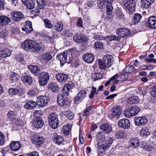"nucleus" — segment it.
<instances>
[{
    "mask_svg": "<svg viewBox=\"0 0 156 156\" xmlns=\"http://www.w3.org/2000/svg\"><path fill=\"white\" fill-rule=\"evenodd\" d=\"M57 101L58 104L59 106L65 108H68L71 103L70 100L65 97L62 94H59L58 95Z\"/></svg>",
    "mask_w": 156,
    "mask_h": 156,
    "instance_id": "7ed1b4c3",
    "label": "nucleus"
},
{
    "mask_svg": "<svg viewBox=\"0 0 156 156\" xmlns=\"http://www.w3.org/2000/svg\"><path fill=\"white\" fill-rule=\"evenodd\" d=\"M44 22L45 26L47 28L52 29L54 27V25L51 23V21L48 19H44Z\"/></svg>",
    "mask_w": 156,
    "mask_h": 156,
    "instance_id": "a18cd8bd",
    "label": "nucleus"
},
{
    "mask_svg": "<svg viewBox=\"0 0 156 156\" xmlns=\"http://www.w3.org/2000/svg\"><path fill=\"white\" fill-rule=\"evenodd\" d=\"M48 122L52 128L56 129L58 126L59 122L57 115L54 113L49 114L48 116Z\"/></svg>",
    "mask_w": 156,
    "mask_h": 156,
    "instance_id": "20e7f679",
    "label": "nucleus"
},
{
    "mask_svg": "<svg viewBox=\"0 0 156 156\" xmlns=\"http://www.w3.org/2000/svg\"><path fill=\"white\" fill-rule=\"evenodd\" d=\"M129 101L130 103L131 104H136L139 101V99L138 97L136 96H132L129 98Z\"/></svg>",
    "mask_w": 156,
    "mask_h": 156,
    "instance_id": "de8ad7c7",
    "label": "nucleus"
},
{
    "mask_svg": "<svg viewBox=\"0 0 156 156\" xmlns=\"http://www.w3.org/2000/svg\"><path fill=\"white\" fill-rule=\"evenodd\" d=\"M151 95L155 98H156V85L152 87L151 90L150 91Z\"/></svg>",
    "mask_w": 156,
    "mask_h": 156,
    "instance_id": "4d7b16f0",
    "label": "nucleus"
},
{
    "mask_svg": "<svg viewBox=\"0 0 156 156\" xmlns=\"http://www.w3.org/2000/svg\"><path fill=\"white\" fill-rule=\"evenodd\" d=\"M112 113L111 115L113 118H118L122 112V109L119 106H116L112 109Z\"/></svg>",
    "mask_w": 156,
    "mask_h": 156,
    "instance_id": "5701e85b",
    "label": "nucleus"
},
{
    "mask_svg": "<svg viewBox=\"0 0 156 156\" xmlns=\"http://www.w3.org/2000/svg\"><path fill=\"white\" fill-rule=\"evenodd\" d=\"M116 33L120 37H127L130 36L131 31L127 28H120L116 30Z\"/></svg>",
    "mask_w": 156,
    "mask_h": 156,
    "instance_id": "1a4fd4ad",
    "label": "nucleus"
},
{
    "mask_svg": "<svg viewBox=\"0 0 156 156\" xmlns=\"http://www.w3.org/2000/svg\"><path fill=\"white\" fill-rule=\"evenodd\" d=\"M34 45L33 48L35 52L40 54L44 51L45 47L43 45L41 44H34Z\"/></svg>",
    "mask_w": 156,
    "mask_h": 156,
    "instance_id": "bb28decb",
    "label": "nucleus"
},
{
    "mask_svg": "<svg viewBox=\"0 0 156 156\" xmlns=\"http://www.w3.org/2000/svg\"><path fill=\"white\" fill-rule=\"evenodd\" d=\"M38 76V80L39 84L42 86L46 85L50 79L49 73L44 71L41 73Z\"/></svg>",
    "mask_w": 156,
    "mask_h": 156,
    "instance_id": "39448f33",
    "label": "nucleus"
},
{
    "mask_svg": "<svg viewBox=\"0 0 156 156\" xmlns=\"http://www.w3.org/2000/svg\"><path fill=\"white\" fill-rule=\"evenodd\" d=\"M6 115L9 119L13 120L15 116V113L13 111H10L8 112Z\"/></svg>",
    "mask_w": 156,
    "mask_h": 156,
    "instance_id": "603ef678",
    "label": "nucleus"
},
{
    "mask_svg": "<svg viewBox=\"0 0 156 156\" xmlns=\"http://www.w3.org/2000/svg\"><path fill=\"white\" fill-rule=\"evenodd\" d=\"M129 144L130 147L133 149L138 148L140 144L139 139L136 137H132L129 140Z\"/></svg>",
    "mask_w": 156,
    "mask_h": 156,
    "instance_id": "6ab92c4d",
    "label": "nucleus"
},
{
    "mask_svg": "<svg viewBox=\"0 0 156 156\" xmlns=\"http://www.w3.org/2000/svg\"><path fill=\"white\" fill-rule=\"evenodd\" d=\"M130 125L129 120L127 119H120L118 122L119 126L124 129H128L130 127Z\"/></svg>",
    "mask_w": 156,
    "mask_h": 156,
    "instance_id": "a211bd4d",
    "label": "nucleus"
},
{
    "mask_svg": "<svg viewBox=\"0 0 156 156\" xmlns=\"http://www.w3.org/2000/svg\"><path fill=\"white\" fill-rule=\"evenodd\" d=\"M112 3H108L107 4L106 9L107 12L111 13L113 9V7L111 4Z\"/></svg>",
    "mask_w": 156,
    "mask_h": 156,
    "instance_id": "680f3d73",
    "label": "nucleus"
},
{
    "mask_svg": "<svg viewBox=\"0 0 156 156\" xmlns=\"http://www.w3.org/2000/svg\"><path fill=\"white\" fill-rule=\"evenodd\" d=\"M93 107L94 106L93 105H91L88 107L83 112L82 115L83 116H86L87 115L88 113L93 108Z\"/></svg>",
    "mask_w": 156,
    "mask_h": 156,
    "instance_id": "3c124183",
    "label": "nucleus"
},
{
    "mask_svg": "<svg viewBox=\"0 0 156 156\" xmlns=\"http://www.w3.org/2000/svg\"><path fill=\"white\" fill-rule=\"evenodd\" d=\"M63 114L64 116L70 120H72L74 118V113L70 110L66 111L63 113Z\"/></svg>",
    "mask_w": 156,
    "mask_h": 156,
    "instance_id": "e433bc0d",
    "label": "nucleus"
},
{
    "mask_svg": "<svg viewBox=\"0 0 156 156\" xmlns=\"http://www.w3.org/2000/svg\"><path fill=\"white\" fill-rule=\"evenodd\" d=\"M8 91L9 94L11 95H17L18 96H21L22 95L20 91L16 88H10Z\"/></svg>",
    "mask_w": 156,
    "mask_h": 156,
    "instance_id": "f704fd0d",
    "label": "nucleus"
},
{
    "mask_svg": "<svg viewBox=\"0 0 156 156\" xmlns=\"http://www.w3.org/2000/svg\"><path fill=\"white\" fill-rule=\"evenodd\" d=\"M86 37L83 34L77 33L73 37V39H86Z\"/></svg>",
    "mask_w": 156,
    "mask_h": 156,
    "instance_id": "8fccbe9b",
    "label": "nucleus"
},
{
    "mask_svg": "<svg viewBox=\"0 0 156 156\" xmlns=\"http://www.w3.org/2000/svg\"><path fill=\"white\" fill-rule=\"evenodd\" d=\"M12 20L15 21H20L24 18L23 14L20 12L14 11L11 14Z\"/></svg>",
    "mask_w": 156,
    "mask_h": 156,
    "instance_id": "dca6fc26",
    "label": "nucleus"
},
{
    "mask_svg": "<svg viewBox=\"0 0 156 156\" xmlns=\"http://www.w3.org/2000/svg\"><path fill=\"white\" fill-rule=\"evenodd\" d=\"M48 87L49 90H51L53 92L56 93L58 91V86L55 83L49 84L48 85Z\"/></svg>",
    "mask_w": 156,
    "mask_h": 156,
    "instance_id": "4c0bfd02",
    "label": "nucleus"
},
{
    "mask_svg": "<svg viewBox=\"0 0 156 156\" xmlns=\"http://www.w3.org/2000/svg\"><path fill=\"white\" fill-rule=\"evenodd\" d=\"M52 138L53 142L58 145L61 144L64 140L63 137L61 135H58L56 133L53 134Z\"/></svg>",
    "mask_w": 156,
    "mask_h": 156,
    "instance_id": "4be33fe9",
    "label": "nucleus"
},
{
    "mask_svg": "<svg viewBox=\"0 0 156 156\" xmlns=\"http://www.w3.org/2000/svg\"><path fill=\"white\" fill-rule=\"evenodd\" d=\"M11 54L10 50L8 48L0 50V60L9 56Z\"/></svg>",
    "mask_w": 156,
    "mask_h": 156,
    "instance_id": "b1692460",
    "label": "nucleus"
},
{
    "mask_svg": "<svg viewBox=\"0 0 156 156\" xmlns=\"http://www.w3.org/2000/svg\"><path fill=\"white\" fill-rule=\"evenodd\" d=\"M60 62V65L62 66L65 63H69L72 59V56L71 52L65 51L62 53H59L57 56Z\"/></svg>",
    "mask_w": 156,
    "mask_h": 156,
    "instance_id": "f257e3e1",
    "label": "nucleus"
},
{
    "mask_svg": "<svg viewBox=\"0 0 156 156\" xmlns=\"http://www.w3.org/2000/svg\"><path fill=\"white\" fill-rule=\"evenodd\" d=\"M71 125L70 124H68L64 126L62 129L63 133L65 135H68L71 130Z\"/></svg>",
    "mask_w": 156,
    "mask_h": 156,
    "instance_id": "58836bf2",
    "label": "nucleus"
},
{
    "mask_svg": "<svg viewBox=\"0 0 156 156\" xmlns=\"http://www.w3.org/2000/svg\"><path fill=\"white\" fill-rule=\"evenodd\" d=\"M98 65L99 68L101 70H105L107 68H109L110 66H107V64L103 60L99 59Z\"/></svg>",
    "mask_w": 156,
    "mask_h": 156,
    "instance_id": "79ce46f5",
    "label": "nucleus"
},
{
    "mask_svg": "<svg viewBox=\"0 0 156 156\" xmlns=\"http://www.w3.org/2000/svg\"><path fill=\"white\" fill-rule=\"evenodd\" d=\"M5 143L4 136L3 134L0 131V146L3 145Z\"/></svg>",
    "mask_w": 156,
    "mask_h": 156,
    "instance_id": "e2e57ef3",
    "label": "nucleus"
},
{
    "mask_svg": "<svg viewBox=\"0 0 156 156\" xmlns=\"http://www.w3.org/2000/svg\"><path fill=\"white\" fill-rule=\"evenodd\" d=\"M39 9H44L46 5L47 1L45 0H36Z\"/></svg>",
    "mask_w": 156,
    "mask_h": 156,
    "instance_id": "37998d69",
    "label": "nucleus"
},
{
    "mask_svg": "<svg viewBox=\"0 0 156 156\" xmlns=\"http://www.w3.org/2000/svg\"><path fill=\"white\" fill-rule=\"evenodd\" d=\"M123 4L129 14H132L135 12L136 4L134 0H123Z\"/></svg>",
    "mask_w": 156,
    "mask_h": 156,
    "instance_id": "f03ea898",
    "label": "nucleus"
},
{
    "mask_svg": "<svg viewBox=\"0 0 156 156\" xmlns=\"http://www.w3.org/2000/svg\"><path fill=\"white\" fill-rule=\"evenodd\" d=\"M54 55V54L51 52L44 53L40 56V59L42 63H45L50 61Z\"/></svg>",
    "mask_w": 156,
    "mask_h": 156,
    "instance_id": "6e6552de",
    "label": "nucleus"
},
{
    "mask_svg": "<svg viewBox=\"0 0 156 156\" xmlns=\"http://www.w3.org/2000/svg\"><path fill=\"white\" fill-rule=\"evenodd\" d=\"M34 44V42L32 40H26L22 44V46L23 49L27 50L28 49L33 48Z\"/></svg>",
    "mask_w": 156,
    "mask_h": 156,
    "instance_id": "2eb2a0df",
    "label": "nucleus"
},
{
    "mask_svg": "<svg viewBox=\"0 0 156 156\" xmlns=\"http://www.w3.org/2000/svg\"><path fill=\"white\" fill-rule=\"evenodd\" d=\"M36 92L34 90H30L27 93V95L30 97L34 96Z\"/></svg>",
    "mask_w": 156,
    "mask_h": 156,
    "instance_id": "774afa93",
    "label": "nucleus"
},
{
    "mask_svg": "<svg viewBox=\"0 0 156 156\" xmlns=\"http://www.w3.org/2000/svg\"><path fill=\"white\" fill-rule=\"evenodd\" d=\"M19 78L18 75L13 72H12L10 75V81L12 82H15L17 81Z\"/></svg>",
    "mask_w": 156,
    "mask_h": 156,
    "instance_id": "49530a36",
    "label": "nucleus"
},
{
    "mask_svg": "<svg viewBox=\"0 0 156 156\" xmlns=\"http://www.w3.org/2000/svg\"><path fill=\"white\" fill-rule=\"evenodd\" d=\"M134 120L135 124L138 126H144L147 122V118L144 116L135 117Z\"/></svg>",
    "mask_w": 156,
    "mask_h": 156,
    "instance_id": "9d476101",
    "label": "nucleus"
},
{
    "mask_svg": "<svg viewBox=\"0 0 156 156\" xmlns=\"http://www.w3.org/2000/svg\"><path fill=\"white\" fill-rule=\"evenodd\" d=\"M143 148L144 150L148 151H150L152 150L153 147L151 145L146 144L143 146Z\"/></svg>",
    "mask_w": 156,
    "mask_h": 156,
    "instance_id": "052dcab7",
    "label": "nucleus"
},
{
    "mask_svg": "<svg viewBox=\"0 0 156 156\" xmlns=\"http://www.w3.org/2000/svg\"><path fill=\"white\" fill-rule=\"evenodd\" d=\"M10 22V19L9 17L5 16H0V26H6Z\"/></svg>",
    "mask_w": 156,
    "mask_h": 156,
    "instance_id": "cd10ccee",
    "label": "nucleus"
},
{
    "mask_svg": "<svg viewBox=\"0 0 156 156\" xmlns=\"http://www.w3.org/2000/svg\"><path fill=\"white\" fill-rule=\"evenodd\" d=\"M92 76L93 78L94 79V80L96 81L99 79H101L102 77V74L99 73H94Z\"/></svg>",
    "mask_w": 156,
    "mask_h": 156,
    "instance_id": "864d4df0",
    "label": "nucleus"
},
{
    "mask_svg": "<svg viewBox=\"0 0 156 156\" xmlns=\"http://www.w3.org/2000/svg\"><path fill=\"white\" fill-rule=\"evenodd\" d=\"M103 60L106 63L107 66H111L114 61L112 55H105L103 58Z\"/></svg>",
    "mask_w": 156,
    "mask_h": 156,
    "instance_id": "c756f323",
    "label": "nucleus"
},
{
    "mask_svg": "<svg viewBox=\"0 0 156 156\" xmlns=\"http://www.w3.org/2000/svg\"><path fill=\"white\" fill-rule=\"evenodd\" d=\"M28 69L34 75L36 76H39L41 73L40 68L36 66L29 65L28 66Z\"/></svg>",
    "mask_w": 156,
    "mask_h": 156,
    "instance_id": "aec40b11",
    "label": "nucleus"
},
{
    "mask_svg": "<svg viewBox=\"0 0 156 156\" xmlns=\"http://www.w3.org/2000/svg\"><path fill=\"white\" fill-rule=\"evenodd\" d=\"M50 101L49 97L46 96H39L36 100L37 105L38 106L43 107L47 105Z\"/></svg>",
    "mask_w": 156,
    "mask_h": 156,
    "instance_id": "0eeeda50",
    "label": "nucleus"
},
{
    "mask_svg": "<svg viewBox=\"0 0 156 156\" xmlns=\"http://www.w3.org/2000/svg\"><path fill=\"white\" fill-rule=\"evenodd\" d=\"M146 26L152 29H156V16H152L149 17L146 21Z\"/></svg>",
    "mask_w": 156,
    "mask_h": 156,
    "instance_id": "f8f14e48",
    "label": "nucleus"
},
{
    "mask_svg": "<svg viewBox=\"0 0 156 156\" xmlns=\"http://www.w3.org/2000/svg\"><path fill=\"white\" fill-rule=\"evenodd\" d=\"M86 91L83 90L80 91L77 94V95L74 98V102L76 104H78L79 102L83 101V100L86 97Z\"/></svg>",
    "mask_w": 156,
    "mask_h": 156,
    "instance_id": "ddd939ff",
    "label": "nucleus"
},
{
    "mask_svg": "<svg viewBox=\"0 0 156 156\" xmlns=\"http://www.w3.org/2000/svg\"><path fill=\"white\" fill-rule=\"evenodd\" d=\"M116 13L117 15L119 16H123V14L122 10L120 8H118L115 10Z\"/></svg>",
    "mask_w": 156,
    "mask_h": 156,
    "instance_id": "338daca9",
    "label": "nucleus"
},
{
    "mask_svg": "<svg viewBox=\"0 0 156 156\" xmlns=\"http://www.w3.org/2000/svg\"><path fill=\"white\" fill-rule=\"evenodd\" d=\"M116 137L118 139L123 138L125 137L124 132L121 130L116 131L115 133Z\"/></svg>",
    "mask_w": 156,
    "mask_h": 156,
    "instance_id": "09e8293b",
    "label": "nucleus"
},
{
    "mask_svg": "<svg viewBox=\"0 0 156 156\" xmlns=\"http://www.w3.org/2000/svg\"><path fill=\"white\" fill-rule=\"evenodd\" d=\"M43 112L41 110H37L35 111L33 113V115L35 116L34 118H41V116L42 115Z\"/></svg>",
    "mask_w": 156,
    "mask_h": 156,
    "instance_id": "6e6d98bb",
    "label": "nucleus"
},
{
    "mask_svg": "<svg viewBox=\"0 0 156 156\" xmlns=\"http://www.w3.org/2000/svg\"><path fill=\"white\" fill-rule=\"evenodd\" d=\"M140 111V108L139 107L136 106H134L125 111L124 114L126 117L129 118L136 115Z\"/></svg>",
    "mask_w": 156,
    "mask_h": 156,
    "instance_id": "423d86ee",
    "label": "nucleus"
},
{
    "mask_svg": "<svg viewBox=\"0 0 156 156\" xmlns=\"http://www.w3.org/2000/svg\"><path fill=\"white\" fill-rule=\"evenodd\" d=\"M140 133L141 135L148 136L150 134V132L148 129L147 128L142 129L140 131Z\"/></svg>",
    "mask_w": 156,
    "mask_h": 156,
    "instance_id": "13d9d810",
    "label": "nucleus"
},
{
    "mask_svg": "<svg viewBox=\"0 0 156 156\" xmlns=\"http://www.w3.org/2000/svg\"><path fill=\"white\" fill-rule=\"evenodd\" d=\"M103 43L100 41H98L95 43L94 46L96 48H101L103 47Z\"/></svg>",
    "mask_w": 156,
    "mask_h": 156,
    "instance_id": "69168bd1",
    "label": "nucleus"
},
{
    "mask_svg": "<svg viewBox=\"0 0 156 156\" xmlns=\"http://www.w3.org/2000/svg\"><path fill=\"white\" fill-rule=\"evenodd\" d=\"M100 128L107 133H111L112 130V126L108 124H105L100 126Z\"/></svg>",
    "mask_w": 156,
    "mask_h": 156,
    "instance_id": "473e14b6",
    "label": "nucleus"
},
{
    "mask_svg": "<svg viewBox=\"0 0 156 156\" xmlns=\"http://www.w3.org/2000/svg\"><path fill=\"white\" fill-rule=\"evenodd\" d=\"M83 21L81 18H79L76 22V26L80 27H84L83 25Z\"/></svg>",
    "mask_w": 156,
    "mask_h": 156,
    "instance_id": "0e129e2a",
    "label": "nucleus"
},
{
    "mask_svg": "<svg viewBox=\"0 0 156 156\" xmlns=\"http://www.w3.org/2000/svg\"><path fill=\"white\" fill-rule=\"evenodd\" d=\"M94 39H100V38H104V39H105V38H106V39H118V37L112 35H107L106 36V37H101L100 35H97L94 36Z\"/></svg>",
    "mask_w": 156,
    "mask_h": 156,
    "instance_id": "c03bdc74",
    "label": "nucleus"
},
{
    "mask_svg": "<svg viewBox=\"0 0 156 156\" xmlns=\"http://www.w3.org/2000/svg\"><path fill=\"white\" fill-rule=\"evenodd\" d=\"M37 103L36 102L33 101H29L26 103V105L24 106L25 108L32 109L36 107Z\"/></svg>",
    "mask_w": 156,
    "mask_h": 156,
    "instance_id": "72a5a7b5",
    "label": "nucleus"
},
{
    "mask_svg": "<svg viewBox=\"0 0 156 156\" xmlns=\"http://www.w3.org/2000/svg\"><path fill=\"white\" fill-rule=\"evenodd\" d=\"M142 19V16L138 13H135L133 15V20L134 24H136L140 22Z\"/></svg>",
    "mask_w": 156,
    "mask_h": 156,
    "instance_id": "c9c22d12",
    "label": "nucleus"
},
{
    "mask_svg": "<svg viewBox=\"0 0 156 156\" xmlns=\"http://www.w3.org/2000/svg\"><path fill=\"white\" fill-rule=\"evenodd\" d=\"M75 87L74 83L72 81H69L68 83L66 84L62 89L63 94L67 96L69 95V91Z\"/></svg>",
    "mask_w": 156,
    "mask_h": 156,
    "instance_id": "4468645a",
    "label": "nucleus"
},
{
    "mask_svg": "<svg viewBox=\"0 0 156 156\" xmlns=\"http://www.w3.org/2000/svg\"><path fill=\"white\" fill-rule=\"evenodd\" d=\"M113 142V139L111 137L108 138L107 140L106 144L105 145L103 144L101 146L104 151L106 150L110 146Z\"/></svg>",
    "mask_w": 156,
    "mask_h": 156,
    "instance_id": "ea45409f",
    "label": "nucleus"
},
{
    "mask_svg": "<svg viewBox=\"0 0 156 156\" xmlns=\"http://www.w3.org/2000/svg\"><path fill=\"white\" fill-rule=\"evenodd\" d=\"M21 79L23 82L25 84L31 85L33 83V79L30 75L24 74L22 75Z\"/></svg>",
    "mask_w": 156,
    "mask_h": 156,
    "instance_id": "a878e982",
    "label": "nucleus"
},
{
    "mask_svg": "<svg viewBox=\"0 0 156 156\" xmlns=\"http://www.w3.org/2000/svg\"><path fill=\"white\" fill-rule=\"evenodd\" d=\"M32 124L34 127L38 129L43 126L44 122L41 118H34L32 120Z\"/></svg>",
    "mask_w": 156,
    "mask_h": 156,
    "instance_id": "f3484780",
    "label": "nucleus"
},
{
    "mask_svg": "<svg viewBox=\"0 0 156 156\" xmlns=\"http://www.w3.org/2000/svg\"><path fill=\"white\" fill-rule=\"evenodd\" d=\"M96 88L93 86L92 87V90L91 91L90 94L89 95V97L90 99H92L95 94H96Z\"/></svg>",
    "mask_w": 156,
    "mask_h": 156,
    "instance_id": "5fc2aeb1",
    "label": "nucleus"
},
{
    "mask_svg": "<svg viewBox=\"0 0 156 156\" xmlns=\"http://www.w3.org/2000/svg\"><path fill=\"white\" fill-rule=\"evenodd\" d=\"M31 140L32 143L36 145V147H38L43 144L44 139L41 136L34 135L31 136Z\"/></svg>",
    "mask_w": 156,
    "mask_h": 156,
    "instance_id": "9b49d317",
    "label": "nucleus"
},
{
    "mask_svg": "<svg viewBox=\"0 0 156 156\" xmlns=\"http://www.w3.org/2000/svg\"><path fill=\"white\" fill-rule=\"evenodd\" d=\"M54 29L58 32L62 30L63 28V25L61 22L57 21L55 24L54 25Z\"/></svg>",
    "mask_w": 156,
    "mask_h": 156,
    "instance_id": "a19ab883",
    "label": "nucleus"
},
{
    "mask_svg": "<svg viewBox=\"0 0 156 156\" xmlns=\"http://www.w3.org/2000/svg\"><path fill=\"white\" fill-rule=\"evenodd\" d=\"M11 149L14 151L18 150L21 145V142L18 141H12L10 144Z\"/></svg>",
    "mask_w": 156,
    "mask_h": 156,
    "instance_id": "c85d7f7f",
    "label": "nucleus"
},
{
    "mask_svg": "<svg viewBox=\"0 0 156 156\" xmlns=\"http://www.w3.org/2000/svg\"><path fill=\"white\" fill-rule=\"evenodd\" d=\"M55 77L58 81L61 83H64L68 78L67 74L63 73H58Z\"/></svg>",
    "mask_w": 156,
    "mask_h": 156,
    "instance_id": "412c9836",
    "label": "nucleus"
},
{
    "mask_svg": "<svg viewBox=\"0 0 156 156\" xmlns=\"http://www.w3.org/2000/svg\"><path fill=\"white\" fill-rule=\"evenodd\" d=\"M22 3L27 8L32 9L34 8L35 6V2L33 0H21Z\"/></svg>",
    "mask_w": 156,
    "mask_h": 156,
    "instance_id": "393cba45",
    "label": "nucleus"
},
{
    "mask_svg": "<svg viewBox=\"0 0 156 156\" xmlns=\"http://www.w3.org/2000/svg\"><path fill=\"white\" fill-rule=\"evenodd\" d=\"M83 58L86 62L91 63L94 61V56L93 54L87 53L83 55Z\"/></svg>",
    "mask_w": 156,
    "mask_h": 156,
    "instance_id": "2f4dec72",
    "label": "nucleus"
},
{
    "mask_svg": "<svg viewBox=\"0 0 156 156\" xmlns=\"http://www.w3.org/2000/svg\"><path fill=\"white\" fill-rule=\"evenodd\" d=\"M55 33L53 32L52 36H49L48 34H45L43 35V37L44 38L47 37L50 39L56 38H57V37L58 36L57 35H55Z\"/></svg>",
    "mask_w": 156,
    "mask_h": 156,
    "instance_id": "bf43d9fd",
    "label": "nucleus"
},
{
    "mask_svg": "<svg viewBox=\"0 0 156 156\" xmlns=\"http://www.w3.org/2000/svg\"><path fill=\"white\" fill-rule=\"evenodd\" d=\"M154 0H141V7L143 9H147L154 3Z\"/></svg>",
    "mask_w": 156,
    "mask_h": 156,
    "instance_id": "7c9ffc66",
    "label": "nucleus"
}]
</instances>
